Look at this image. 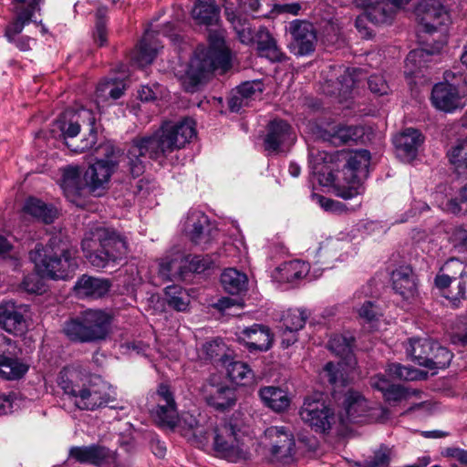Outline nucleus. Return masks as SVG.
Returning a JSON list of instances; mask_svg holds the SVG:
<instances>
[{"instance_id":"15","label":"nucleus","mask_w":467,"mask_h":467,"mask_svg":"<svg viewBox=\"0 0 467 467\" xmlns=\"http://www.w3.org/2000/svg\"><path fill=\"white\" fill-rule=\"evenodd\" d=\"M269 440V452L273 461L289 463L294 460L296 441L292 432L284 426H271L265 431Z\"/></svg>"},{"instance_id":"7","label":"nucleus","mask_w":467,"mask_h":467,"mask_svg":"<svg viewBox=\"0 0 467 467\" xmlns=\"http://www.w3.org/2000/svg\"><path fill=\"white\" fill-rule=\"evenodd\" d=\"M99 158L84 173L85 185L94 194L101 195L119 163V150L110 142L99 144Z\"/></svg>"},{"instance_id":"33","label":"nucleus","mask_w":467,"mask_h":467,"mask_svg":"<svg viewBox=\"0 0 467 467\" xmlns=\"http://www.w3.org/2000/svg\"><path fill=\"white\" fill-rule=\"evenodd\" d=\"M192 16L199 25H217L220 21V7L215 0H196Z\"/></svg>"},{"instance_id":"32","label":"nucleus","mask_w":467,"mask_h":467,"mask_svg":"<svg viewBox=\"0 0 467 467\" xmlns=\"http://www.w3.org/2000/svg\"><path fill=\"white\" fill-rule=\"evenodd\" d=\"M69 456L81 463L102 464L109 456V451L100 445L72 447Z\"/></svg>"},{"instance_id":"13","label":"nucleus","mask_w":467,"mask_h":467,"mask_svg":"<svg viewBox=\"0 0 467 467\" xmlns=\"http://www.w3.org/2000/svg\"><path fill=\"white\" fill-rule=\"evenodd\" d=\"M287 32L291 35L288 44L290 53L297 57L314 54L317 45V34L312 23L295 19L289 23Z\"/></svg>"},{"instance_id":"62","label":"nucleus","mask_w":467,"mask_h":467,"mask_svg":"<svg viewBox=\"0 0 467 467\" xmlns=\"http://www.w3.org/2000/svg\"><path fill=\"white\" fill-rule=\"evenodd\" d=\"M311 199L313 202L319 204L321 208L327 212H335L339 210V208L341 207V202L334 201L330 198H327L317 193H313L311 195Z\"/></svg>"},{"instance_id":"45","label":"nucleus","mask_w":467,"mask_h":467,"mask_svg":"<svg viewBox=\"0 0 467 467\" xmlns=\"http://www.w3.org/2000/svg\"><path fill=\"white\" fill-rule=\"evenodd\" d=\"M309 314L303 309H289L282 317V323L285 333L297 332L302 329Z\"/></svg>"},{"instance_id":"23","label":"nucleus","mask_w":467,"mask_h":467,"mask_svg":"<svg viewBox=\"0 0 467 467\" xmlns=\"http://www.w3.org/2000/svg\"><path fill=\"white\" fill-rule=\"evenodd\" d=\"M58 129L61 130L67 147L74 153H82L91 150L97 143V131L92 127L89 132L79 143L76 144L72 140L79 133L80 125L78 122H66L58 120Z\"/></svg>"},{"instance_id":"63","label":"nucleus","mask_w":467,"mask_h":467,"mask_svg":"<svg viewBox=\"0 0 467 467\" xmlns=\"http://www.w3.org/2000/svg\"><path fill=\"white\" fill-rule=\"evenodd\" d=\"M441 454L444 457L453 459L459 463L467 466V450L458 447H448L442 451Z\"/></svg>"},{"instance_id":"22","label":"nucleus","mask_w":467,"mask_h":467,"mask_svg":"<svg viewBox=\"0 0 467 467\" xmlns=\"http://www.w3.org/2000/svg\"><path fill=\"white\" fill-rule=\"evenodd\" d=\"M189 255L173 248L159 265V275L164 280L183 279L188 274Z\"/></svg>"},{"instance_id":"1","label":"nucleus","mask_w":467,"mask_h":467,"mask_svg":"<svg viewBox=\"0 0 467 467\" xmlns=\"http://www.w3.org/2000/svg\"><path fill=\"white\" fill-rule=\"evenodd\" d=\"M196 136L195 121L184 118L178 122L165 121L150 136L132 140L126 154L127 166L132 177L140 176L147 159L158 160L183 148Z\"/></svg>"},{"instance_id":"58","label":"nucleus","mask_w":467,"mask_h":467,"mask_svg":"<svg viewBox=\"0 0 467 467\" xmlns=\"http://www.w3.org/2000/svg\"><path fill=\"white\" fill-rule=\"evenodd\" d=\"M451 342L463 347L467 346V314L459 317Z\"/></svg>"},{"instance_id":"19","label":"nucleus","mask_w":467,"mask_h":467,"mask_svg":"<svg viewBox=\"0 0 467 467\" xmlns=\"http://www.w3.org/2000/svg\"><path fill=\"white\" fill-rule=\"evenodd\" d=\"M26 307L13 301L0 304V327L10 334L23 335L27 329L25 318Z\"/></svg>"},{"instance_id":"2","label":"nucleus","mask_w":467,"mask_h":467,"mask_svg":"<svg viewBox=\"0 0 467 467\" xmlns=\"http://www.w3.org/2000/svg\"><path fill=\"white\" fill-rule=\"evenodd\" d=\"M57 384L64 393L72 398L73 403L82 410H96L102 407L127 410V402L112 405L116 401L110 386L100 380H84L80 371L73 367L64 368L58 375Z\"/></svg>"},{"instance_id":"27","label":"nucleus","mask_w":467,"mask_h":467,"mask_svg":"<svg viewBox=\"0 0 467 467\" xmlns=\"http://www.w3.org/2000/svg\"><path fill=\"white\" fill-rule=\"evenodd\" d=\"M392 287L403 299L412 298L417 286L412 269L408 265H402L394 270L391 274Z\"/></svg>"},{"instance_id":"28","label":"nucleus","mask_w":467,"mask_h":467,"mask_svg":"<svg viewBox=\"0 0 467 467\" xmlns=\"http://www.w3.org/2000/svg\"><path fill=\"white\" fill-rule=\"evenodd\" d=\"M256 38L257 49L261 56L272 62H284L287 59L286 55L277 46L276 40L266 27L259 28Z\"/></svg>"},{"instance_id":"50","label":"nucleus","mask_w":467,"mask_h":467,"mask_svg":"<svg viewBox=\"0 0 467 467\" xmlns=\"http://www.w3.org/2000/svg\"><path fill=\"white\" fill-rule=\"evenodd\" d=\"M235 31L238 39L245 45H249L254 40V34L248 20L242 16L230 23Z\"/></svg>"},{"instance_id":"20","label":"nucleus","mask_w":467,"mask_h":467,"mask_svg":"<svg viewBox=\"0 0 467 467\" xmlns=\"http://www.w3.org/2000/svg\"><path fill=\"white\" fill-rule=\"evenodd\" d=\"M202 395L208 405L218 410L232 408L236 402L235 390L223 383H214L213 380L202 387Z\"/></svg>"},{"instance_id":"10","label":"nucleus","mask_w":467,"mask_h":467,"mask_svg":"<svg viewBox=\"0 0 467 467\" xmlns=\"http://www.w3.org/2000/svg\"><path fill=\"white\" fill-rule=\"evenodd\" d=\"M444 78L445 82L433 87L431 99L437 109L451 113L464 106L459 87L461 82H466V78L460 72L446 71Z\"/></svg>"},{"instance_id":"37","label":"nucleus","mask_w":467,"mask_h":467,"mask_svg":"<svg viewBox=\"0 0 467 467\" xmlns=\"http://www.w3.org/2000/svg\"><path fill=\"white\" fill-rule=\"evenodd\" d=\"M280 281L292 283L306 276L309 272L308 263L301 260L285 262L276 269Z\"/></svg>"},{"instance_id":"17","label":"nucleus","mask_w":467,"mask_h":467,"mask_svg":"<svg viewBox=\"0 0 467 467\" xmlns=\"http://www.w3.org/2000/svg\"><path fill=\"white\" fill-rule=\"evenodd\" d=\"M17 355L16 342L6 337L0 338V376L13 380L22 378L28 370V366L15 358Z\"/></svg>"},{"instance_id":"52","label":"nucleus","mask_w":467,"mask_h":467,"mask_svg":"<svg viewBox=\"0 0 467 467\" xmlns=\"http://www.w3.org/2000/svg\"><path fill=\"white\" fill-rule=\"evenodd\" d=\"M358 136V129L357 127H338L331 135L329 140L334 144H345L351 140H355Z\"/></svg>"},{"instance_id":"21","label":"nucleus","mask_w":467,"mask_h":467,"mask_svg":"<svg viewBox=\"0 0 467 467\" xmlns=\"http://www.w3.org/2000/svg\"><path fill=\"white\" fill-rule=\"evenodd\" d=\"M462 267L459 277H451L448 275H438L435 284L440 289H447L443 296L451 303L453 307H458L461 300L465 298L467 265L460 264Z\"/></svg>"},{"instance_id":"61","label":"nucleus","mask_w":467,"mask_h":467,"mask_svg":"<svg viewBox=\"0 0 467 467\" xmlns=\"http://www.w3.org/2000/svg\"><path fill=\"white\" fill-rule=\"evenodd\" d=\"M241 1L242 0H223L224 16L229 23L243 16L238 12V8L242 5Z\"/></svg>"},{"instance_id":"29","label":"nucleus","mask_w":467,"mask_h":467,"mask_svg":"<svg viewBox=\"0 0 467 467\" xmlns=\"http://www.w3.org/2000/svg\"><path fill=\"white\" fill-rule=\"evenodd\" d=\"M110 288L107 279L82 275L75 285L76 293L81 297L99 298L105 296Z\"/></svg>"},{"instance_id":"24","label":"nucleus","mask_w":467,"mask_h":467,"mask_svg":"<svg viewBox=\"0 0 467 467\" xmlns=\"http://www.w3.org/2000/svg\"><path fill=\"white\" fill-rule=\"evenodd\" d=\"M237 337L239 342L244 343L250 352L266 351L271 348L273 342L270 329L260 324H254L244 328Z\"/></svg>"},{"instance_id":"43","label":"nucleus","mask_w":467,"mask_h":467,"mask_svg":"<svg viewBox=\"0 0 467 467\" xmlns=\"http://www.w3.org/2000/svg\"><path fill=\"white\" fill-rule=\"evenodd\" d=\"M227 375L229 379L239 385H246L254 379V372L246 363L234 361L229 357L226 365Z\"/></svg>"},{"instance_id":"6","label":"nucleus","mask_w":467,"mask_h":467,"mask_svg":"<svg viewBox=\"0 0 467 467\" xmlns=\"http://www.w3.org/2000/svg\"><path fill=\"white\" fill-rule=\"evenodd\" d=\"M112 320L110 313L89 308L66 321L63 332L73 342H99L106 339L110 333Z\"/></svg>"},{"instance_id":"51","label":"nucleus","mask_w":467,"mask_h":467,"mask_svg":"<svg viewBox=\"0 0 467 467\" xmlns=\"http://www.w3.org/2000/svg\"><path fill=\"white\" fill-rule=\"evenodd\" d=\"M418 393L415 389H409L401 385L393 384L385 393L384 399L388 402H400L408 400Z\"/></svg>"},{"instance_id":"40","label":"nucleus","mask_w":467,"mask_h":467,"mask_svg":"<svg viewBox=\"0 0 467 467\" xmlns=\"http://www.w3.org/2000/svg\"><path fill=\"white\" fill-rule=\"evenodd\" d=\"M354 338L351 336L334 335L328 341V349L337 356L342 357L346 364L351 366L355 364L352 357Z\"/></svg>"},{"instance_id":"56","label":"nucleus","mask_w":467,"mask_h":467,"mask_svg":"<svg viewBox=\"0 0 467 467\" xmlns=\"http://www.w3.org/2000/svg\"><path fill=\"white\" fill-rule=\"evenodd\" d=\"M236 90L250 102L262 94L263 84L259 81H247L241 84Z\"/></svg>"},{"instance_id":"25","label":"nucleus","mask_w":467,"mask_h":467,"mask_svg":"<svg viewBox=\"0 0 467 467\" xmlns=\"http://www.w3.org/2000/svg\"><path fill=\"white\" fill-rule=\"evenodd\" d=\"M424 141L421 132L413 128L404 130L394 138L397 156L403 161H413Z\"/></svg>"},{"instance_id":"35","label":"nucleus","mask_w":467,"mask_h":467,"mask_svg":"<svg viewBox=\"0 0 467 467\" xmlns=\"http://www.w3.org/2000/svg\"><path fill=\"white\" fill-rule=\"evenodd\" d=\"M358 5L366 9L367 16L372 24H388L393 17V7L385 0H369L368 5Z\"/></svg>"},{"instance_id":"3","label":"nucleus","mask_w":467,"mask_h":467,"mask_svg":"<svg viewBox=\"0 0 467 467\" xmlns=\"http://www.w3.org/2000/svg\"><path fill=\"white\" fill-rule=\"evenodd\" d=\"M77 253L67 235H52L46 246L36 244L29 258L42 277L65 281L71 279L78 268Z\"/></svg>"},{"instance_id":"60","label":"nucleus","mask_w":467,"mask_h":467,"mask_svg":"<svg viewBox=\"0 0 467 467\" xmlns=\"http://www.w3.org/2000/svg\"><path fill=\"white\" fill-rule=\"evenodd\" d=\"M368 85L370 91L379 96L388 94L389 89L387 81L381 75L370 76L368 79Z\"/></svg>"},{"instance_id":"8","label":"nucleus","mask_w":467,"mask_h":467,"mask_svg":"<svg viewBox=\"0 0 467 467\" xmlns=\"http://www.w3.org/2000/svg\"><path fill=\"white\" fill-rule=\"evenodd\" d=\"M43 0H13L16 16L5 27L4 36L22 52H27L36 45V39L22 36L24 27L28 25L34 14L40 10Z\"/></svg>"},{"instance_id":"47","label":"nucleus","mask_w":467,"mask_h":467,"mask_svg":"<svg viewBox=\"0 0 467 467\" xmlns=\"http://www.w3.org/2000/svg\"><path fill=\"white\" fill-rule=\"evenodd\" d=\"M203 352L208 359L214 362H221L226 365L229 360V355L226 354V346L222 339H214L206 342L202 347Z\"/></svg>"},{"instance_id":"41","label":"nucleus","mask_w":467,"mask_h":467,"mask_svg":"<svg viewBox=\"0 0 467 467\" xmlns=\"http://www.w3.org/2000/svg\"><path fill=\"white\" fill-rule=\"evenodd\" d=\"M151 38L152 32L150 30H146L144 36L140 40L137 50L132 57L134 62L140 67H144L152 63L156 57L158 46L156 44L152 45L150 43Z\"/></svg>"},{"instance_id":"44","label":"nucleus","mask_w":467,"mask_h":467,"mask_svg":"<svg viewBox=\"0 0 467 467\" xmlns=\"http://www.w3.org/2000/svg\"><path fill=\"white\" fill-rule=\"evenodd\" d=\"M445 43L439 42L435 49L430 50L426 48H420L411 50L406 57V66L409 67L411 65L410 73L414 74L415 69L425 67L428 62H431V57L437 54Z\"/></svg>"},{"instance_id":"18","label":"nucleus","mask_w":467,"mask_h":467,"mask_svg":"<svg viewBox=\"0 0 467 467\" xmlns=\"http://www.w3.org/2000/svg\"><path fill=\"white\" fill-rule=\"evenodd\" d=\"M422 31L431 34L448 20V13L440 0H422L415 8Z\"/></svg>"},{"instance_id":"59","label":"nucleus","mask_w":467,"mask_h":467,"mask_svg":"<svg viewBox=\"0 0 467 467\" xmlns=\"http://www.w3.org/2000/svg\"><path fill=\"white\" fill-rule=\"evenodd\" d=\"M358 313L361 318L368 322L376 320L381 315L379 308L370 300H365L358 309Z\"/></svg>"},{"instance_id":"31","label":"nucleus","mask_w":467,"mask_h":467,"mask_svg":"<svg viewBox=\"0 0 467 467\" xmlns=\"http://www.w3.org/2000/svg\"><path fill=\"white\" fill-rule=\"evenodd\" d=\"M181 223L183 234H211L214 230L209 217L197 209H190Z\"/></svg>"},{"instance_id":"39","label":"nucleus","mask_w":467,"mask_h":467,"mask_svg":"<svg viewBox=\"0 0 467 467\" xmlns=\"http://www.w3.org/2000/svg\"><path fill=\"white\" fill-rule=\"evenodd\" d=\"M453 358L452 352L437 341H432L431 353L428 356L425 368L434 370L444 369L449 367Z\"/></svg>"},{"instance_id":"57","label":"nucleus","mask_w":467,"mask_h":467,"mask_svg":"<svg viewBox=\"0 0 467 467\" xmlns=\"http://www.w3.org/2000/svg\"><path fill=\"white\" fill-rule=\"evenodd\" d=\"M189 255L188 273H202L212 267L213 262L209 256Z\"/></svg>"},{"instance_id":"36","label":"nucleus","mask_w":467,"mask_h":467,"mask_svg":"<svg viewBox=\"0 0 467 467\" xmlns=\"http://www.w3.org/2000/svg\"><path fill=\"white\" fill-rule=\"evenodd\" d=\"M432 341L430 338H410L406 345L407 356L418 365L425 367L431 353Z\"/></svg>"},{"instance_id":"38","label":"nucleus","mask_w":467,"mask_h":467,"mask_svg":"<svg viewBox=\"0 0 467 467\" xmlns=\"http://www.w3.org/2000/svg\"><path fill=\"white\" fill-rule=\"evenodd\" d=\"M81 171L77 166H67L63 170L61 188L67 199L74 202V198L80 195L82 190L80 183Z\"/></svg>"},{"instance_id":"48","label":"nucleus","mask_w":467,"mask_h":467,"mask_svg":"<svg viewBox=\"0 0 467 467\" xmlns=\"http://www.w3.org/2000/svg\"><path fill=\"white\" fill-rule=\"evenodd\" d=\"M386 372L389 377L400 380H416L420 379L422 374L417 368L403 366L400 363L389 364Z\"/></svg>"},{"instance_id":"14","label":"nucleus","mask_w":467,"mask_h":467,"mask_svg":"<svg viewBox=\"0 0 467 467\" xmlns=\"http://www.w3.org/2000/svg\"><path fill=\"white\" fill-rule=\"evenodd\" d=\"M156 405L150 410L156 423L165 429L174 430L180 421L174 393L170 386L160 384L154 395Z\"/></svg>"},{"instance_id":"54","label":"nucleus","mask_w":467,"mask_h":467,"mask_svg":"<svg viewBox=\"0 0 467 467\" xmlns=\"http://www.w3.org/2000/svg\"><path fill=\"white\" fill-rule=\"evenodd\" d=\"M391 449L381 444L379 448L374 451L373 456L368 462V467H388L390 462Z\"/></svg>"},{"instance_id":"11","label":"nucleus","mask_w":467,"mask_h":467,"mask_svg":"<svg viewBox=\"0 0 467 467\" xmlns=\"http://www.w3.org/2000/svg\"><path fill=\"white\" fill-rule=\"evenodd\" d=\"M213 448L218 456L230 462L245 459L247 455L241 441V431L231 421L215 427Z\"/></svg>"},{"instance_id":"26","label":"nucleus","mask_w":467,"mask_h":467,"mask_svg":"<svg viewBox=\"0 0 467 467\" xmlns=\"http://www.w3.org/2000/svg\"><path fill=\"white\" fill-rule=\"evenodd\" d=\"M345 415L339 416L340 424L345 426L348 422L362 421L361 418L368 410V400L358 392L349 390L344 401Z\"/></svg>"},{"instance_id":"5","label":"nucleus","mask_w":467,"mask_h":467,"mask_svg":"<svg viewBox=\"0 0 467 467\" xmlns=\"http://www.w3.org/2000/svg\"><path fill=\"white\" fill-rule=\"evenodd\" d=\"M312 156V164L314 172L317 174H327V181L331 182L334 180V161L339 158L347 161L344 165L345 180L350 184H360L368 176V167L370 164V153L367 150H360L351 154L336 150L327 152L318 151Z\"/></svg>"},{"instance_id":"46","label":"nucleus","mask_w":467,"mask_h":467,"mask_svg":"<svg viewBox=\"0 0 467 467\" xmlns=\"http://www.w3.org/2000/svg\"><path fill=\"white\" fill-rule=\"evenodd\" d=\"M165 296L168 306L177 311H185L189 306V296L180 285H168Z\"/></svg>"},{"instance_id":"42","label":"nucleus","mask_w":467,"mask_h":467,"mask_svg":"<svg viewBox=\"0 0 467 467\" xmlns=\"http://www.w3.org/2000/svg\"><path fill=\"white\" fill-rule=\"evenodd\" d=\"M221 283L227 293L237 295L246 288L247 276L234 268H228L221 275Z\"/></svg>"},{"instance_id":"4","label":"nucleus","mask_w":467,"mask_h":467,"mask_svg":"<svg viewBox=\"0 0 467 467\" xmlns=\"http://www.w3.org/2000/svg\"><path fill=\"white\" fill-rule=\"evenodd\" d=\"M209 46L196 47L191 58L183 79L185 89L194 92L206 77L216 69L223 72L231 67L230 52L221 32L213 31L209 34Z\"/></svg>"},{"instance_id":"55","label":"nucleus","mask_w":467,"mask_h":467,"mask_svg":"<svg viewBox=\"0 0 467 467\" xmlns=\"http://www.w3.org/2000/svg\"><path fill=\"white\" fill-rule=\"evenodd\" d=\"M42 278L43 277L38 273L28 275L25 276L22 286L28 293L41 294L45 291Z\"/></svg>"},{"instance_id":"9","label":"nucleus","mask_w":467,"mask_h":467,"mask_svg":"<svg viewBox=\"0 0 467 467\" xmlns=\"http://www.w3.org/2000/svg\"><path fill=\"white\" fill-rule=\"evenodd\" d=\"M97 241L92 237L82 240V250L90 264L97 268H105L110 263H116L122 259L127 253V244L121 235H104Z\"/></svg>"},{"instance_id":"34","label":"nucleus","mask_w":467,"mask_h":467,"mask_svg":"<svg viewBox=\"0 0 467 467\" xmlns=\"http://www.w3.org/2000/svg\"><path fill=\"white\" fill-rule=\"evenodd\" d=\"M259 396L265 406L276 412L286 410L291 403L288 393L274 386L261 388Z\"/></svg>"},{"instance_id":"64","label":"nucleus","mask_w":467,"mask_h":467,"mask_svg":"<svg viewBox=\"0 0 467 467\" xmlns=\"http://www.w3.org/2000/svg\"><path fill=\"white\" fill-rule=\"evenodd\" d=\"M250 102L237 90L233 92L228 100L229 109L233 112H239L243 108L248 107Z\"/></svg>"},{"instance_id":"53","label":"nucleus","mask_w":467,"mask_h":467,"mask_svg":"<svg viewBox=\"0 0 467 467\" xmlns=\"http://www.w3.org/2000/svg\"><path fill=\"white\" fill-rule=\"evenodd\" d=\"M324 373L330 384L346 385L347 380L342 373L341 363L334 364L333 362H327L324 368Z\"/></svg>"},{"instance_id":"16","label":"nucleus","mask_w":467,"mask_h":467,"mask_svg":"<svg viewBox=\"0 0 467 467\" xmlns=\"http://www.w3.org/2000/svg\"><path fill=\"white\" fill-rule=\"evenodd\" d=\"M296 137L291 126L283 119H275L266 127L264 149L269 154L286 151L295 142Z\"/></svg>"},{"instance_id":"49","label":"nucleus","mask_w":467,"mask_h":467,"mask_svg":"<svg viewBox=\"0 0 467 467\" xmlns=\"http://www.w3.org/2000/svg\"><path fill=\"white\" fill-rule=\"evenodd\" d=\"M448 157L457 170L467 173V140L459 142L448 151Z\"/></svg>"},{"instance_id":"12","label":"nucleus","mask_w":467,"mask_h":467,"mask_svg":"<svg viewBox=\"0 0 467 467\" xmlns=\"http://www.w3.org/2000/svg\"><path fill=\"white\" fill-rule=\"evenodd\" d=\"M301 420L316 432L326 433L337 421L333 410L317 398L306 397L299 410Z\"/></svg>"},{"instance_id":"30","label":"nucleus","mask_w":467,"mask_h":467,"mask_svg":"<svg viewBox=\"0 0 467 467\" xmlns=\"http://www.w3.org/2000/svg\"><path fill=\"white\" fill-rule=\"evenodd\" d=\"M23 211L36 221L46 224L52 223L58 214L52 204H47L35 197H29L26 201Z\"/></svg>"}]
</instances>
